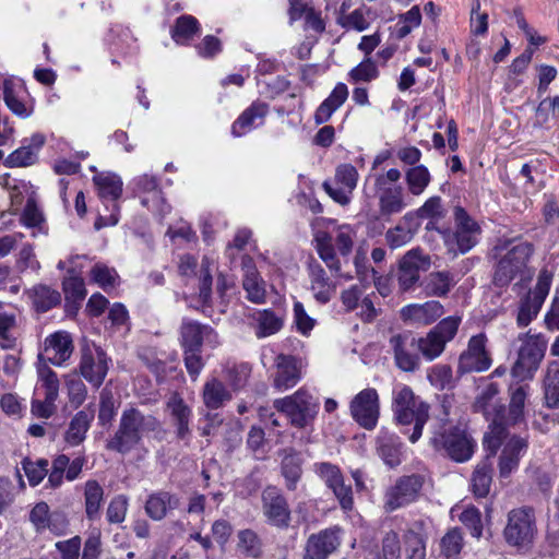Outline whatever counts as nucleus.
Returning a JSON list of instances; mask_svg holds the SVG:
<instances>
[{"label": "nucleus", "mask_w": 559, "mask_h": 559, "mask_svg": "<svg viewBox=\"0 0 559 559\" xmlns=\"http://www.w3.org/2000/svg\"><path fill=\"white\" fill-rule=\"evenodd\" d=\"M159 431L160 421L155 416L130 407L122 412L118 429L106 441V449L126 455L141 443L144 435Z\"/></svg>", "instance_id": "obj_1"}, {"label": "nucleus", "mask_w": 559, "mask_h": 559, "mask_svg": "<svg viewBox=\"0 0 559 559\" xmlns=\"http://www.w3.org/2000/svg\"><path fill=\"white\" fill-rule=\"evenodd\" d=\"M393 412L397 424H414L409 441L415 443L421 437L423 428L429 418V405L415 396L411 388L403 386L394 396Z\"/></svg>", "instance_id": "obj_2"}, {"label": "nucleus", "mask_w": 559, "mask_h": 559, "mask_svg": "<svg viewBox=\"0 0 559 559\" xmlns=\"http://www.w3.org/2000/svg\"><path fill=\"white\" fill-rule=\"evenodd\" d=\"M533 252L534 248L530 242H520L508 250L496 264L492 285L502 289L507 288L516 276H520L521 281L531 278L532 273L527 269V262Z\"/></svg>", "instance_id": "obj_3"}, {"label": "nucleus", "mask_w": 559, "mask_h": 559, "mask_svg": "<svg viewBox=\"0 0 559 559\" xmlns=\"http://www.w3.org/2000/svg\"><path fill=\"white\" fill-rule=\"evenodd\" d=\"M536 534V516L532 507L515 508L508 513L503 537L509 546L515 547L519 551H526L531 548Z\"/></svg>", "instance_id": "obj_4"}, {"label": "nucleus", "mask_w": 559, "mask_h": 559, "mask_svg": "<svg viewBox=\"0 0 559 559\" xmlns=\"http://www.w3.org/2000/svg\"><path fill=\"white\" fill-rule=\"evenodd\" d=\"M519 338L523 340V343L518 350V358L511 371L513 377L521 381L531 380L545 357L547 341L542 334L530 335L528 333L521 334Z\"/></svg>", "instance_id": "obj_5"}, {"label": "nucleus", "mask_w": 559, "mask_h": 559, "mask_svg": "<svg viewBox=\"0 0 559 559\" xmlns=\"http://www.w3.org/2000/svg\"><path fill=\"white\" fill-rule=\"evenodd\" d=\"M273 406L285 415L292 426L305 428L314 419L319 405L311 394L300 389L290 396L275 400Z\"/></svg>", "instance_id": "obj_6"}, {"label": "nucleus", "mask_w": 559, "mask_h": 559, "mask_svg": "<svg viewBox=\"0 0 559 559\" xmlns=\"http://www.w3.org/2000/svg\"><path fill=\"white\" fill-rule=\"evenodd\" d=\"M431 445L438 451H444L451 460L463 463L468 461L475 450V441L465 429L450 427L430 438Z\"/></svg>", "instance_id": "obj_7"}, {"label": "nucleus", "mask_w": 559, "mask_h": 559, "mask_svg": "<svg viewBox=\"0 0 559 559\" xmlns=\"http://www.w3.org/2000/svg\"><path fill=\"white\" fill-rule=\"evenodd\" d=\"M460 322L459 317H448L433 326L425 337L415 336L416 348L423 357L429 361L439 357L445 344L456 335Z\"/></svg>", "instance_id": "obj_8"}, {"label": "nucleus", "mask_w": 559, "mask_h": 559, "mask_svg": "<svg viewBox=\"0 0 559 559\" xmlns=\"http://www.w3.org/2000/svg\"><path fill=\"white\" fill-rule=\"evenodd\" d=\"M109 360L100 346L86 343L81 347L80 373L92 385L99 388L107 376Z\"/></svg>", "instance_id": "obj_9"}, {"label": "nucleus", "mask_w": 559, "mask_h": 559, "mask_svg": "<svg viewBox=\"0 0 559 559\" xmlns=\"http://www.w3.org/2000/svg\"><path fill=\"white\" fill-rule=\"evenodd\" d=\"M349 408L352 417L360 427L372 430L380 416L378 392L371 388L364 389L350 401Z\"/></svg>", "instance_id": "obj_10"}, {"label": "nucleus", "mask_w": 559, "mask_h": 559, "mask_svg": "<svg viewBox=\"0 0 559 559\" xmlns=\"http://www.w3.org/2000/svg\"><path fill=\"white\" fill-rule=\"evenodd\" d=\"M423 485L424 477L419 474L400 477L386 491L384 508L386 511H394L413 502L418 497Z\"/></svg>", "instance_id": "obj_11"}, {"label": "nucleus", "mask_w": 559, "mask_h": 559, "mask_svg": "<svg viewBox=\"0 0 559 559\" xmlns=\"http://www.w3.org/2000/svg\"><path fill=\"white\" fill-rule=\"evenodd\" d=\"M431 265L430 255L420 248L407 251L400 260L397 281L404 292L411 289L419 281V272H426Z\"/></svg>", "instance_id": "obj_12"}, {"label": "nucleus", "mask_w": 559, "mask_h": 559, "mask_svg": "<svg viewBox=\"0 0 559 559\" xmlns=\"http://www.w3.org/2000/svg\"><path fill=\"white\" fill-rule=\"evenodd\" d=\"M262 509L267 522L277 528L290 524V509L286 498L275 486H267L262 492Z\"/></svg>", "instance_id": "obj_13"}, {"label": "nucleus", "mask_w": 559, "mask_h": 559, "mask_svg": "<svg viewBox=\"0 0 559 559\" xmlns=\"http://www.w3.org/2000/svg\"><path fill=\"white\" fill-rule=\"evenodd\" d=\"M341 546V528L329 527L311 534L305 545L302 559H328Z\"/></svg>", "instance_id": "obj_14"}, {"label": "nucleus", "mask_w": 559, "mask_h": 559, "mask_svg": "<svg viewBox=\"0 0 559 559\" xmlns=\"http://www.w3.org/2000/svg\"><path fill=\"white\" fill-rule=\"evenodd\" d=\"M549 288L550 278L548 276L539 275L534 289L530 290L520 301L516 316L519 326H527L533 319L536 318L549 293Z\"/></svg>", "instance_id": "obj_15"}, {"label": "nucleus", "mask_w": 559, "mask_h": 559, "mask_svg": "<svg viewBox=\"0 0 559 559\" xmlns=\"http://www.w3.org/2000/svg\"><path fill=\"white\" fill-rule=\"evenodd\" d=\"M491 365V359L485 349V336L479 334L473 336L467 349L459 357L457 373L481 372Z\"/></svg>", "instance_id": "obj_16"}, {"label": "nucleus", "mask_w": 559, "mask_h": 559, "mask_svg": "<svg viewBox=\"0 0 559 559\" xmlns=\"http://www.w3.org/2000/svg\"><path fill=\"white\" fill-rule=\"evenodd\" d=\"M390 345L394 352L396 366L406 372H413L419 367L418 349L415 335L412 332H403L391 336Z\"/></svg>", "instance_id": "obj_17"}, {"label": "nucleus", "mask_w": 559, "mask_h": 559, "mask_svg": "<svg viewBox=\"0 0 559 559\" xmlns=\"http://www.w3.org/2000/svg\"><path fill=\"white\" fill-rule=\"evenodd\" d=\"M273 385L278 391L295 386L301 378V361L295 356L280 354L275 359Z\"/></svg>", "instance_id": "obj_18"}, {"label": "nucleus", "mask_w": 559, "mask_h": 559, "mask_svg": "<svg viewBox=\"0 0 559 559\" xmlns=\"http://www.w3.org/2000/svg\"><path fill=\"white\" fill-rule=\"evenodd\" d=\"M528 448L527 438L513 435L504 443L499 456V474L501 478H507L519 466L521 456Z\"/></svg>", "instance_id": "obj_19"}, {"label": "nucleus", "mask_w": 559, "mask_h": 559, "mask_svg": "<svg viewBox=\"0 0 559 559\" xmlns=\"http://www.w3.org/2000/svg\"><path fill=\"white\" fill-rule=\"evenodd\" d=\"M507 426L509 425L506 423V406L503 404L496 405L490 424L491 431L484 437V447L487 451L485 460L488 462H491L508 437Z\"/></svg>", "instance_id": "obj_20"}, {"label": "nucleus", "mask_w": 559, "mask_h": 559, "mask_svg": "<svg viewBox=\"0 0 559 559\" xmlns=\"http://www.w3.org/2000/svg\"><path fill=\"white\" fill-rule=\"evenodd\" d=\"M72 338L67 332H56L45 341L44 354L39 360L47 359L50 364L60 366L72 354Z\"/></svg>", "instance_id": "obj_21"}, {"label": "nucleus", "mask_w": 559, "mask_h": 559, "mask_svg": "<svg viewBox=\"0 0 559 559\" xmlns=\"http://www.w3.org/2000/svg\"><path fill=\"white\" fill-rule=\"evenodd\" d=\"M241 267L243 271L242 287L247 293V298L254 304L264 302L265 283L260 277L253 259L248 254L242 255Z\"/></svg>", "instance_id": "obj_22"}, {"label": "nucleus", "mask_w": 559, "mask_h": 559, "mask_svg": "<svg viewBox=\"0 0 559 559\" xmlns=\"http://www.w3.org/2000/svg\"><path fill=\"white\" fill-rule=\"evenodd\" d=\"M180 504V499L169 491L159 490L151 493L145 502V513L153 521H160L166 515L168 510L177 509Z\"/></svg>", "instance_id": "obj_23"}, {"label": "nucleus", "mask_w": 559, "mask_h": 559, "mask_svg": "<svg viewBox=\"0 0 559 559\" xmlns=\"http://www.w3.org/2000/svg\"><path fill=\"white\" fill-rule=\"evenodd\" d=\"M443 312V306L437 300L427 301L423 305H408L401 311L404 320H412L423 324L436 321Z\"/></svg>", "instance_id": "obj_24"}, {"label": "nucleus", "mask_w": 559, "mask_h": 559, "mask_svg": "<svg viewBox=\"0 0 559 559\" xmlns=\"http://www.w3.org/2000/svg\"><path fill=\"white\" fill-rule=\"evenodd\" d=\"M214 333L210 325L197 321H185L180 328L181 345L185 350H201L203 337Z\"/></svg>", "instance_id": "obj_25"}, {"label": "nucleus", "mask_w": 559, "mask_h": 559, "mask_svg": "<svg viewBox=\"0 0 559 559\" xmlns=\"http://www.w3.org/2000/svg\"><path fill=\"white\" fill-rule=\"evenodd\" d=\"M283 459L281 463L282 475L286 480L288 490L294 491L297 487L302 473V459L294 448H286L282 451Z\"/></svg>", "instance_id": "obj_26"}, {"label": "nucleus", "mask_w": 559, "mask_h": 559, "mask_svg": "<svg viewBox=\"0 0 559 559\" xmlns=\"http://www.w3.org/2000/svg\"><path fill=\"white\" fill-rule=\"evenodd\" d=\"M311 289L318 302L328 304L335 293V284L326 276L324 269L319 264H310Z\"/></svg>", "instance_id": "obj_27"}, {"label": "nucleus", "mask_w": 559, "mask_h": 559, "mask_svg": "<svg viewBox=\"0 0 559 559\" xmlns=\"http://www.w3.org/2000/svg\"><path fill=\"white\" fill-rule=\"evenodd\" d=\"M28 298L32 300L33 307L38 312H46L61 301V295L58 290L52 289L48 285L37 284L27 290Z\"/></svg>", "instance_id": "obj_28"}, {"label": "nucleus", "mask_w": 559, "mask_h": 559, "mask_svg": "<svg viewBox=\"0 0 559 559\" xmlns=\"http://www.w3.org/2000/svg\"><path fill=\"white\" fill-rule=\"evenodd\" d=\"M93 419V409L86 408L78 412L70 421L66 432V441L71 445H78L83 442Z\"/></svg>", "instance_id": "obj_29"}, {"label": "nucleus", "mask_w": 559, "mask_h": 559, "mask_svg": "<svg viewBox=\"0 0 559 559\" xmlns=\"http://www.w3.org/2000/svg\"><path fill=\"white\" fill-rule=\"evenodd\" d=\"M544 399L548 408H559V360L548 364L543 380Z\"/></svg>", "instance_id": "obj_30"}, {"label": "nucleus", "mask_w": 559, "mask_h": 559, "mask_svg": "<svg viewBox=\"0 0 559 559\" xmlns=\"http://www.w3.org/2000/svg\"><path fill=\"white\" fill-rule=\"evenodd\" d=\"M527 390V384L510 386V403L508 412L506 411V423L508 425L514 426L523 420Z\"/></svg>", "instance_id": "obj_31"}, {"label": "nucleus", "mask_w": 559, "mask_h": 559, "mask_svg": "<svg viewBox=\"0 0 559 559\" xmlns=\"http://www.w3.org/2000/svg\"><path fill=\"white\" fill-rule=\"evenodd\" d=\"M269 111V106L262 102H254L247 108L240 117L234 122L231 133L235 136H241L253 126L255 119L263 120Z\"/></svg>", "instance_id": "obj_32"}, {"label": "nucleus", "mask_w": 559, "mask_h": 559, "mask_svg": "<svg viewBox=\"0 0 559 559\" xmlns=\"http://www.w3.org/2000/svg\"><path fill=\"white\" fill-rule=\"evenodd\" d=\"M405 205L401 186L384 188L379 195V209L382 216L400 213Z\"/></svg>", "instance_id": "obj_33"}, {"label": "nucleus", "mask_w": 559, "mask_h": 559, "mask_svg": "<svg viewBox=\"0 0 559 559\" xmlns=\"http://www.w3.org/2000/svg\"><path fill=\"white\" fill-rule=\"evenodd\" d=\"M230 400L231 394L222 381L214 378L204 384L203 401L207 408L217 409Z\"/></svg>", "instance_id": "obj_34"}, {"label": "nucleus", "mask_w": 559, "mask_h": 559, "mask_svg": "<svg viewBox=\"0 0 559 559\" xmlns=\"http://www.w3.org/2000/svg\"><path fill=\"white\" fill-rule=\"evenodd\" d=\"M85 513L91 521L99 519L104 489L97 480H87L84 488Z\"/></svg>", "instance_id": "obj_35"}, {"label": "nucleus", "mask_w": 559, "mask_h": 559, "mask_svg": "<svg viewBox=\"0 0 559 559\" xmlns=\"http://www.w3.org/2000/svg\"><path fill=\"white\" fill-rule=\"evenodd\" d=\"M492 480V462L484 460L477 464L472 475V491L476 497L484 498L489 493Z\"/></svg>", "instance_id": "obj_36"}, {"label": "nucleus", "mask_w": 559, "mask_h": 559, "mask_svg": "<svg viewBox=\"0 0 559 559\" xmlns=\"http://www.w3.org/2000/svg\"><path fill=\"white\" fill-rule=\"evenodd\" d=\"M98 188V194L102 199H109L116 202L122 194V180L116 174H102L93 178Z\"/></svg>", "instance_id": "obj_37"}, {"label": "nucleus", "mask_w": 559, "mask_h": 559, "mask_svg": "<svg viewBox=\"0 0 559 559\" xmlns=\"http://www.w3.org/2000/svg\"><path fill=\"white\" fill-rule=\"evenodd\" d=\"M378 451L382 460L390 467L397 466L401 463V442L393 435L383 433L378 438Z\"/></svg>", "instance_id": "obj_38"}, {"label": "nucleus", "mask_w": 559, "mask_h": 559, "mask_svg": "<svg viewBox=\"0 0 559 559\" xmlns=\"http://www.w3.org/2000/svg\"><path fill=\"white\" fill-rule=\"evenodd\" d=\"M452 276L449 272H432L426 280L424 289L428 296H447L452 287Z\"/></svg>", "instance_id": "obj_39"}, {"label": "nucleus", "mask_w": 559, "mask_h": 559, "mask_svg": "<svg viewBox=\"0 0 559 559\" xmlns=\"http://www.w3.org/2000/svg\"><path fill=\"white\" fill-rule=\"evenodd\" d=\"M173 423L176 426V435L180 440H185L190 435L189 421L191 409L182 400L174 402L171 405Z\"/></svg>", "instance_id": "obj_40"}, {"label": "nucleus", "mask_w": 559, "mask_h": 559, "mask_svg": "<svg viewBox=\"0 0 559 559\" xmlns=\"http://www.w3.org/2000/svg\"><path fill=\"white\" fill-rule=\"evenodd\" d=\"M199 31V22L192 15H181L176 20L171 29V36L178 44L190 40Z\"/></svg>", "instance_id": "obj_41"}, {"label": "nucleus", "mask_w": 559, "mask_h": 559, "mask_svg": "<svg viewBox=\"0 0 559 559\" xmlns=\"http://www.w3.org/2000/svg\"><path fill=\"white\" fill-rule=\"evenodd\" d=\"M405 180L413 195L421 194L430 182V173L424 165H417L407 169Z\"/></svg>", "instance_id": "obj_42"}, {"label": "nucleus", "mask_w": 559, "mask_h": 559, "mask_svg": "<svg viewBox=\"0 0 559 559\" xmlns=\"http://www.w3.org/2000/svg\"><path fill=\"white\" fill-rule=\"evenodd\" d=\"M405 555L407 559H426L425 537L409 528L403 535Z\"/></svg>", "instance_id": "obj_43"}, {"label": "nucleus", "mask_w": 559, "mask_h": 559, "mask_svg": "<svg viewBox=\"0 0 559 559\" xmlns=\"http://www.w3.org/2000/svg\"><path fill=\"white\" fill-rule=\"evenodd\" d=\"M16 326V319L13 313L3 310V304L0 302V346L10 349L15 346L16 337L13 330Z\"/></svg>", "instance_id": "obj_44"}, {"label": "nucleus", "mask_w": 559, "mask_h": 559, "mask_svg": "<svg viewBox=\"0 0 559 559\" xmlns=\"http://www.w3.org/2000/svg\"><path fill=\"white\" fill-rule=\"evenodd\" d=\"M441 554L445 559H457L462 547L463 538L457 528L449 531L440 542Z\"/></svg>", "instance_id": "obj_45"}, {"label": "nucleus", "mask_w": 559, "mask_h": 559, "mask_svg": "<svg viewBox=\"0 0 559 559\" xmlns=\"http://www.w3.org/2000/svg\"><path fill=\"white\" fill-rule=\"evenodd\" d=\"M283 326V321L272 310H264L258 318V337H265L278 332Z\"/></svg>", "instance_id": "obj_46"}, {"label": "nucleus", "mask_w": 559, "mask_h": 559, "mask_svg": "<svg viewBox=\"0 0 559 559\" xmlns=\"http://www.w3.org/2000/svg\"><path fill=\"white\" fill-rule=\"evenodd\" d=\"M48 461L47 460H38L37 462H33L31 459L25 457L22 461V468L28 479L31 486H37L48 474Z\"/></svg>", "instance_id": "obj_47"}, {"label": "nucleus", "mask_w": 559, "mask_h": 559, "mask_svg": "<svg viewBox=\"0 0 559 559\" xmlns=\"http://www.w3.org/2000/svg\"><path fill=\"white\" fill-rule=\"evenodd\" d=\"M401 540L394 531L385 533L381 543V550L377 554L376 559H400Z\"/></svg>", "instance_id": "obj_48"}, {"label": "nucleus", "mask_w": 559, "mask_h": 559, "mask_svg": "<svg viewBox=\"0 0 559 559\" xmlns=\"http://www.w3.org/2000/svg\"><path fill=\"white\" fill-rule=\"evenodd\" d=\"M499 393V386L497 383L487 384L481 392L475 399L473 404L474 412L481 413L486 416L487 419H491L493 412H488V406L493 397Z\"/></svg>", "instance_id": "obj_49"}, {"label": "nucleus", "mask_w": 559, "mask_h": 559, "mask_svg": "<svg viewBox=\"0 0 559 559\" xmlns=\"http://www.w3.org/2000/svg\"><path fill=\"white\" fill-rule=\"evenodd\" d=\"M238 547L242 551L253 558H259L261 555V540L257 533L252 530H242L238 533Z\"/></svg>", "instance_id": "obj_50"}, {"label": "nucleus", "mask_w": 559, "mask_h": 559, "mask_svg": "<svg viewBox=\"0 0 559 559\" xmlns=\"http://www.w3.org/2000/svg\"><path fill=\"white\" fill-rule=\"evenodd\" d=\"M29 521L33 523L37 532H43L46 528L53 530L49 507L44 501L38 502L33 507L29 513Z\"/></svg>", "instance_id": "obj_51"}, {"label": "nucleus", "mask_w": 559, "mask_h": 559, "mask_svg": "<svg viewBox=\"0 0 559 559\" xmlns=\"http://www.w3.org/2000/svg\"><path fill=\"white\" fill-rule=\"evenodd\" d=\"M36 152L31 146H22L12 152L5 159L8 167H26L36 162Z\"/></svg>", "instance_id": "obj_52"}, {"label": "nucleus", "mask_w": 559, "mask_h": 559, "mask_svg": "<svg viewBox=\"0 0 559 559\" xmlns=\"http://www.w3.org/2000/svg\"><path fill=\"white\" fill-rule=\"evenodd\" d=\"M92 280L102 288L115 287L118 278L117 272L105 264L96 263L91 270Z\"/></svg>", "instance_id": "obj_53"}, {"label": "nucleus", "mask_w": 559, "mask_h": 559, "mask_svg": "<svg viewBox=\"0 0 559 559\" xmlns=\"http://www.w3.org/2000/svg\"><path fill=\"white\" fill-rule=\"evenodd\" d=\"M128 509V498L124 495H118L111 499L108 504L106 516L109 523H121L126 519Z\"/></svg>", "instance_id": "obj_54"}, {"label": "nucleus", "mask_w": 559, "mask_h": 559, "mask_svg": "<svg viewBox=\"0 0 559 559\" xmlns=\"http://www.w3.org/2000/svg\"><path fill=\"white\" fill-rule=\"evenodd\" d=\"M38 373L46 389V401L49 404L55 403L59 391V380L56 372H53L49 367L44 366L38 369Z\"/></svg>", "instance_id": "obj_55"}, {"label": "nucleus", "mask_w": 559, "mask_h": 559, "mask_svg": "<svg viewBox=\"0 0 559 559\" xmlns=\"http://www.w3.org/2000/svg\"><path fill=\"white\" fill-rule=\"evenodd\" d=\"M70 403L75 407L83 404L86 397V386L78 376H69L66 380Z\"/></svg>", "instance_id": "obj_56"}, {"label": "nucleus", "mask_w": 559, "mask_h": 559, "mask_svg": "<svg viewBox=\"0 0 559 559\" xmlns=\"http://www.w3.org/2000/svg\"><path fill=\"white\" fill-rule=\"evenodd\" d=\"M358 173L357 169L350 164H342L337 166L335 171V180L342 185L348 193L355 189L357 185Z\"/></svg>", "instance_id": "obj_57"}, {"label": "nucleus", "mask_w": 559, "mask_h": 559, "mask_svg": "<svg viewBox=\"0 0 559 559\" xmlns=\"http://www.w3.org/2000/svg\"><path fill=\"white\" fill-rule=\"evenodd\" d=\"M460 521L466 526L473 537L479 538L481 536V514L476 508L464 510L460 515Z\"/></svg>", "instance_id": "obj_58"}, {"label": "nucleus", "mask_w": 559, "mask_h": 559, "mask_svg": "<svg viewBox=\"0 0 559 559\" xmlns=\"http://www.w3.org/2000/svg\"><path fill=\"white\" fill-rule=\"evenodd\" d=\"M316 473L322 478L328 486L331 488L334 484L341 481L344 478L340 467L330 462H321L314 464Z\"/></svg>", "instance_id": "obj_59"}, {"label": "nucleus", "mask_w": 559, "mask_h": 559, "mask_svg": "<svg viewBox=\"0 0 559 559\" xmlns=\"http://www.w3.org/2000/svg\"><path fill=\"white\" fill-rule=\"evenodd\" d=\"M3 99L8 108L21 118H27L31 112L27 110L25 104L17 98L12 86L5 82L3 85Z\"/></svg>", "instance_id": "obj_60"}, {"label": "nucleus", "mask_w": 559, "mask_h": 559, "mask_svg": "<svg viewBox=\"0 0 559 559\" xmlns=\"http://www.w3.org/2000/svg\"><path fill=\"white\" fill-rule=\"evenodd\" d=\"M349 76L354 82H370L378 76V69L376 63L367 58L349 72Z\"/></svg>", "instance_id": "obj_61"}, {"label": "nucleus", "mask_w": 559, "mask_h": 559, "mask_svg": "<svg viewBox=\"0 0 559 559\" xmlns=\"http://www.w3.org/2000/svg\"><path fill=\"white\" fill-rule=\"evenodd\" d=\"M430 383L438 389H445L452 381V369L449 365H437L428 373Z\"/></svg>", "instance_id": "obj_62"}, {"label": "nucleus", "mask_w": 559, "mask_h": 559, "mask_svg": "<svg viewBox=\"0 0 559 559\" xmlns=\"http://www.w3.org/2000/svg\"><path fill=\"white\" fill-rule=\"evenodd\" d=\"M335 498L338 500L340 506L345 511H350L354 507L353 489L350 485L345 484V479L334 484L330 488Z\"/></svg>", "instance_id": "obj_63"}, {"label": "nucleus", "mask_w": 559, "mask_h": 559, "mask_svg": "<svg viewBox=\"0 0 559 559\" xmlns=\"http://www.w3.org/2000/svg\"><path fill=\"white\" fill-rule=\"evenodd\" d=\"M63 290L67 299L73 301L83 300L86 295L85 284L83 278L72 276L63 281Z\"/></svg>", "instance_id": "obj_64"}]
</instances>
